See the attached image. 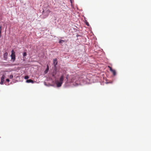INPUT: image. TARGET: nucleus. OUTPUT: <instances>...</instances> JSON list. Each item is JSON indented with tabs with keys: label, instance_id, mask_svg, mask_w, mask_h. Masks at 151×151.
Wrapping results in <instances>:
<instances>
[{
	"label": "nucleus",
	"instance_id": "f257e3e1",
	"mask_svg": "<svg viewBox=\"0 0 151 151\" xmlns=\"http://www.w3.org/2000/svg\"><path fill=\"white\" fill-rule=\"evenodd\" d=\"M64 80V75H62L60 78L59 81H56V83L57 86L58 87H60L63 84Z\"/></svg>",
	"mask_w": 151,
	"mask_h": 151
},
{
	"label": "nucleus",
	"instance_id": "f03ea898",
	"mask_svg": "<svg viewBox=\"0 0 151 151\" xmlns=\"http://www.w3.org/2000/svg\"><path fill=\"white\" fill-rule=\"evenodd\" d=\"M64 80V75H62L60 78L59 81H56V83L57 86L58 87H60L63 84Z\"/></svg>",
	"mask_w": 151,
	"mask_h": 151
},
{
	"label": "nucleus",
	"instance_id": "7ed1b4c3",
	"mask_svg": "<svg viewBox=\"0 0 151 151\" xmlns=\"http://www.w3.org/2000/svg\"><path fill=\"white\" fill-rule=\"evenodd\" d=\"M12 60L14 61L15 59V52L13 50H12L11 51V55Z\"/></svg>",
	"mask_w": 151,
	"mask_h": 151
},
{
	"label": "nucleus",
	"instance_id": "20e7f679",
	"mask_svg": "<svg viewBox=\"0 0 151 151\" xmlns=\"http://www.w3.org/2000/svg\"><path fill=\"white\" fill-rule=\"evenodd\" d=\"M53 65L54 67V70H55V71H57V60L56 59H55L53 60Z\"/></svg>",
	"mask_w": 151,
	"mask_h": 151
},
{
	"label": "nucleus",
	"instance_id": "39448f33",
	"mask_svg": "<svg viewBox=\"0 0 151 151\" xmlns=\"http://www.w3.org/2000/svg\"><path fill=\"white\" fill-rule=\"evenodd\" d=\"M5 78V76L3 75L1 78V81L0 82V84L1 85H3L4 83V80Z\"/></svg>",
	"mask_w": 151,
	"mask_h": 151
},
{
	"label": "nucleus",
	"instance_id": "423d86ee",
	"mask_svg": "<svg viewBox=\"0 0 151 151\" xmlns=\"http://www.w3.org/2000/svg\"><path fill=\"white\" fill-rule=\"evenodd\" d=\"M8 53L7 52H5L4 55V57L5 60H6L7 58Z\"/></svg>",
	"mask_w": 151,
	"mask_h": 151
},
{
	"label": "nucleus",
	"instance_id": "0eeeda50",
	"mask_svg": "<svg viewBox=\"0 0 151 151\" xmlns=\"http://www.w3.org/2000/svg\"><path fill=\"white\" fill-rule=\"evenodd\" d=\"M26 82L27 83H34V81L31 79H29L27 80Z\"/></svg>",
	"mask_w": 151,
	"mask_h": 151
},
{
	"label": "nucleus",
	"instance_id": "6e6552de",
	"mask_svg": "<svg viewBox=\"0 0 151 151\" xmlns=\"http://www.w3.org/2000/svg\"><path fill=\"white\" fill-rule=\"evenodd\" d=\"M49 70V67L48 65H47V68L44 71L45 74H46L48 72Z\"/></svg>",
	"mask_w": 151,
	"mask_h": 151
},
{
	"label": "nucleus",
	"instance_id": "1a4fd4ad",
	"mask_svg": "<svg viewBox=\"0 0 151 151\" xmlns=\"http://www.w3.org/2000/svg\"><path fill=\"white\" fill-rule=\"evenodd\" d=\"M111 72L113 74L114 76L116 75V71L114 70L113 69L112 70Z\"/></svg>",
	"mask_w": 151,
	"mask_h": 151
},
{
	"label": "nucleus",
	"instance_id": "9d476101",
	"mask_svg": "<svg viewBox=\"0 0 151 151\" xmlns=\"http://www.w3.org/2000/svg\"><path fill=\"white\" fill-rule=\"evenodd\" d=\"M56 74V71H55V72H53L52 73V76L54 77H55V75Z\"/></svg>",
	"mask_w": 151,
	"mask_h": 151
},
{
	"label": "nucleus",
	"instance_id": "9b49d317",
	"mask_svg": "<svg viewBox=\"0 0 151 151\" xmlns=\"http://www.w3.org/2000/svg\"><path fill=\"white\" fill-rule=\"evenodd\" d=\"M2 30V26L0 25V38L1 37V32Z\"/></svg>",
	"mask_w": 151,
	"mask_h": 151
},
{
	"label": "nucleus",
	"instance_id": "f8f14e48",
	"mask_svg": "<svg viewBox=\"0 0 151 151\" xmlns=\"http://www.w3.org/2000/svg\"><path fill=\"white\" fill-rule=\"evenodd\" d=\"M65 42V40H60V41H59V43H62V42Z\"/></svg>",
	"mask_w": 151,
	"mask_h": 151
},
{
	"label": "nucleus",
	"instance_id": "ddd939ff",
	"mask_svg": "<svg viewBox=\"0 0 151 151\" xmlns=\"http://www.w3.org/2000/svg\"><path fill=\"white\" fill-rule=\"evenodd\" d=\"M108 67L109 68V70L111 71L113 69H112V68L110 66L108 65Z\"/></svg>",
	"mask_w": 151,
	"mask_h": 151
},
{
	"label": "nucleus",
	"instance_id": "4468645a",
	"mask_svg": "<svg viewBox=\"0 0 151 151\" xmlns=\"http://www.w3.org/2000/svg\"><path fill=\"white\" fill-rule=\"evenodd\" d=\"M27 55V53L26 52H24L23 54V57H25Z\"/></svg>",
	"mask_w": 151,
	"mask_h": 151
},
{
	"label": "nucleus",
	"instance_id": "2eb2a0df",
	"mask_svg": "<svg viewBox=\"0 0 151 151\" xmlns=\"http://www.w3.org/2000/svg\"><path fill=\"white\" fill-rule=\"evenodd\" d=\"M29 78V77L28 76H25L24 77V78L25 79H26Z\"/></svg>",
	"mask_w": 151,
	"mask_h": 151
},
{
	"label": "nucleus",
	"instance_id": "dca6fc26",
	"mask_svg": "<svg viewBox=\"0 0 151 151\" xmlns=\"http://www.w3.org/2000/svg\"><path fill=\"white\" fill-rule=\"evenodd\" d=\"M86 24L88 26H89V23L88 22H86Z\"/></svg>",
	"mask_w": 151,
	"mask_h": 151
},
{
	"label": "nucleus",
	"instance_id": "f3484780",
	"mask_svg": "<svg viewBox=\"0 0 151 151\" xmlns=\"http://www.w3.org/2000/svg\"><path fill=\"white\" fill-rule=\"evenodd\" d=\"M13 77V76L12 75H11L10 76V78H12Z\"/></svg>",
	"mask_w": 151,
	"mask_h": 151
},
{
	"label": "nucleus",
	"instance_id": "a211bd4d",
	"mask_svg": "<svg viewBox=\"0 0 151 151\" xmlns=\"http://www.w3.org/2000/svg\"><path fill=\"white\" fill-rule=\"evenodd\" d=\"M6 81L7 82H9V79H7L6 80Z\"/></svg>",
	"mask_w": 151,
	"mask_h": 151
},
{
	"label": "nucleus",
	"instance_id": "6ab92c4d",
	"mask_svg": "<svg viewBox=\"0 0 151 151\" xmlns=\"http://www.w3.org/2000/svg\"><path fill=\"white\" fill-rule=\"evenodd\" d=\"M66 78L67 79V81H68V76H66Z\"/></svg>",
	"mask_w": 151,
	"mask_h": 151
}]
</instances>
